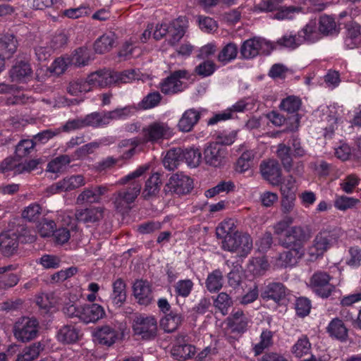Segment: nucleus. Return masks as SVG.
Returning a JSON list of instances; mask_svg holds the SVG:
<instances>
[{
	"instance_id": "1",
	"label": "nucleus",
	"mask_w": 361,
	"mask_h": 361,
	"mask_svg": "<svg viewBox=\"0 0 361 361\" xmlns=\"http://www.w3.org/2000/svg\"><path fill=\"white\" fill-rule=\"evenodd\" d=\"M216 235L222 240V249L235 252L240 257H245L252 249V240L250 235L233 229V224L222 222L216 228Z\"/></svg>"
},
{
	"instance_id": "2",
	"label": "nucleus",
	"mask_w": 361,
	"mask_h": 361,
	"mask_svg": "<svg viewBox=\"0 0 361 361\" xmlns=\"http://www.w3.org/2000/svg\"><path fill=\"white\" fill-rule=\"evenodd\" d=\"M147 169V166H141L135 171L128 174L119 180L118 183L120 185H125L129 181H133L127 188L121 190L114 194V204L117 211L121 212L128 208V205L133 203L137 198L141 191L142 186L139 181L134 180L141 176Z\"/></svg>"
},
{
	"instance_id": "3",
	"label": "nucleus",
	"mask_w": 361,
	"mask_h": 361,
	"mask_svg": "<svg viewBox=\"0 0 361 361\" xmlns=\"http://www.w3.org/2000/svg\"><path fill=\"white\" fill-rule=\"evenodd\" d=\"M343 230L338 226H327L316 235L313 245L310 248V255L316 257L322 256L330 247L336 244L343 235Z\"/></svg>"
},
{
	"instance_id": "4",
	"label": "nucleus",
	"mask_w": 361,
	"mask_h": 361,
	"mask_svg": "<svg viewBox=\"0 0 361 361\" xmlns=\"http://www.w3.org/2000/svg\"><path fill=\"white\" fill-rule=\"evenodd\" d=\"M318 39L317 21L312 20L298 32V35H285L279 39L276 44L281 47L294 49L305 42L312 43Z\"/></svg>"
},
{
	"instance_id": "5",
	"label": "nucleus",
	"mask_w": 361,
	"mask_h": 361,
	"mask_svg": "<svg viewBox=\"0 0 361 361\" xmlns=\"http://www.w3.org/2000/svg\"><path fill=\"white\" fill-rule=\"evenodd\" d=\"M312 237V229L307 226H293L286 231L284 236L279 239V244L284 248L298 247L304 249V245Z\"/></svg>"
},
{
	"instance_id": "6",
	"label": "nucleus",
	"mask_w": 361,
	"mask_h": 361,
	"mask_svg": "<svg viewBox=\"0 0 361 361\" xmlns=\"http://www.w3.org/2000/svg\"><path fill=\"white\" fill-rule=\"evenodd\" d=\"M13 331L18 341L23 343L29 342L37 336L39 322L34 317H21L15 323Z\"/></svg>"
},
{
	"instance_id": "7",
	"label": "nucleus",
	"mask_w": 361,
	"mask_h": 361,
	"mask_svg": "<svg viewBox=\"0 0 361 361\" xmlns=\"http://www.w3.org/2000/svg\"><path fill=\"white\" fill-rule=\"evenodd\" d=\"M143 142L152 144L170 137L173 133L166 123L154 121L142 130Z\"/></svg>"
},
{
	"instance_id": "8",
	"label": "nucleus",
	"mask_w": 361,
	"mask_h": 361,
	"mask_svg": "<svg viewBox=\"0 0 361 361\" xmlns=\"http://www.w3.org/2000/svg\"><path fill=\"white\" fill-rule=\"evenodd\" d=\"M193 188L192 180L183 173L172 175L164 185L163 192L166 195L173 193L178 195H185Z\"/></svg>"
},
{
	"instance_id": "9",
	"label": "nucleus",
	"mask_w": 361,
	"mask_h": 361,
	"mask_svg": "<svg viewBox=\"0 0 361 361\" xmlns=\"http://www.w3.org/2000/svg\"><path fill=\"white\" fill-rule=\"evenodd\" d=\"M133 329L142 339L152 340L157 336V322L154 317L140 315L133 320Z\"/></svg>"
},
{
	"instance_id": "10",
	"label": "nucleus",
	"mask_w": 361,
	"mask_h": 361,
	"mask_svg": "<svg viewBox=\"0 0 361 361\" xmlns=\"http://www.w3.org/2000/svg\"><path fill=\"white\" fill-rule=\"evenodd\" d=\"M331 276L325 271H318L313 274L310 279V287L317 295L327 298L335 290L334 286L329 283Z\"/></svg>"
},
{
	"instance_id": "11",
	"label": "nucleus",
	"mask_w": 361,
	"mask_h": 361,
	"mask_svg": "<svg viewBox=\"0 0 361 361\" xmlns=\"http://www.w3.org/2000/svg\"><path fill=\"white\" fill-rule=\"evenodd\" d=\"M203 154L204 160L207 165L213 167H221L226 164L228 149L226 147L212 142L205 147Z\"/></svg>"
},
{
	"instance_id": "12",
	"label": "nucleus",
	"mask_w": 361,
	"mask_h": 361,
	"mask_svg": "<svg viewBox=\"0 0 361 361\" xmlns=\"http://www.w3.org/2000/svg\"><path fill=\"white\" fill-rule=\"evenodd\" d=\"M189 72L187 70H178L172 72L160 84V89L164 94H174L184 90L180 79H188Z\"/></svg>"
},
{
	"instance_id": "13",
	"label": "nucleus",
	"mask_w": 361,
	"mask_h": 361,
	"mask_svg": "<svg viewBox=\"0 0 361 361\" xmlns=\"http://www.w3.org/2000/svg\"><path fill=\"white\" fill-rule=\"evenodd\" d=\"M287 288L281 283H269L260 290V297L263 300H273L278 305H282L286 300Z\"/></svg>"
},
{
	"instance_id": "14",
	"label": "nucleus",
	"mask_w": 361,
	"mask_h": 361,
	"mask_svg": "<svg viewBox=\"0 0 361 361\" xmlns=\"http://www.w3.org/2000/svg\"><path fill=\"white\" fill-rule=\"evenodd\" d=\"M264 47H269V43L260 37H253L245 40L241 45L240 53L245 59H251L260 53L264 54Z\"/></svg>"
},
{
	"instance_id": "15",
	"label": "nucleus",
	"mask_w": 361,
	"mask_h": 361,
	"mask_svg": "<svg viewBox=\"0 0 361 361\" xmlns=\"http://www.w3.org/2000/svg\"><path fill=\"white\" fill-rule=\"evenodd\" d=\"M260 172L262 177L273 185L281 183L282 173L279 163L276 159H268L260 164Z\"/></svg>"
},
{
	"instance_id": "16",
	"label": "nucleus",
	"mask_w": 361,
	"mask_h": 361,
	"mask_svg": "<svg viewBox=\"0 0 361 361\" xmlns=\"http://www.w3.org/2000/svg\"><path fill=\"white\" fill-rule=\"evenodd\" d=\"M18 40L11 33H6L0 38V73L5 68L6 59H10L16 51Z\"/></svg>"
},
{
	"instance_id": "17",
	"label": "nucleus",
	"mask_w": 361,
	"mask_h": 361,
	"mask_svg": "<svg viewBox=\"0 0 361 361\" xmlns=\"http://www.w3.org/2000/svg\"><path fill=\"white\" fill-rule=\"evenodd\" d=\"M133 295L140 305L147 306L153 300L152 286L149 281L137 279L133 285Z\"/></svg>"
},
{
	"instance_id": "18",
	"label": "nucleus",
	"mask_w": 361,
	"mask_h": 361,
	"mask_svg": "<svg viewBox=\"0 0 361 361\" xmlns=\"http://www.w3.org/2000/svg\"><path fill=\"white\" fill-rule=\"evenodd\" d=\"M32 73V70L30 60L26 56H18L15 64L9 71L12 81L17 82L30 76Z\"/></svg>"
},
{
	"instance_id": "19",
	"label": "nucleus",
	"mask_w": 361,
	"mask_h": 361,
	"mask_svg": "<svg viewBox=\"0 0 361 361\" xmlns=\"http://www.w3.org/2000/svg\"><path fill=\"white\" fill-rule=\"evenodd\" d=\"M185 336L176 338V343L171 348V355L178 360H185L191 358L195 353V347L185 343Z\"/></svg>"
},
{
	"instance_id": "20",
	"label": "nucleus",
	"mask_w": 361,
	"mask_h": 361,
	"mask_svg": "<svg viewBox=\"0 0 361 361\" xmlns=\"http://www.w3.org/2000/svg\"><path fill=\"white\" fill-rule=\"evenodd\" d=\"M103 216L104 209L99 207L77 209L75 213V217L78 222L87 224L97 223Z\"/></svg>"
},
{
	"instance_id": "21",
	"label": "nucleus",
	"mask_w": 361,
	"mask_h": 361,
	"mask_svg": "<svg viewBox=\"0 0 361 361\" xmlns=\"http://www.w3.org/2000/svg\"><path fill=\"white\" fill-rule=\"evenodd\" d=\"M18 236L11 231L0 234V251L5 257L13 255L18 247Z\"/></svg>"
},
{
	"instance_id": "22",
	"label": "nucleus",
	"mask_w": 361,
	"mask_h": 361,
	"mask_svg": "<svg viewBox=\"0 0 361 361\" xmlns=\"http://www.w3.org/2000/svg\"><path fill=\"white\" fill-rule=\"evenodd\" d=\"M201 118L200 111L192 108L186 110L180 118L177 127L178 130L183 133H188L192 130Z\"/></svg>"
},
{
	"instance_id": "23",
	"label": "nucleus",
	"mask_w": 361,
	"mask_h": 361,
	"mask_svg": "<svg viewBox=\"0 0 361 361\" xmlns=\"http://www.w3.org/2000/svg\"><path fill=\"white\" fill-rule=\"evenodd\" d=\"M81 336L80 329L71 324L63 325L56 334L57 340L63 344L75 343Z\"/></svg>"
},
{
	"instance_id": "24",
	"label": "nucleus",
	"mask_w": 361,
	"mask_h": 361,
	"mask_svg": "<svg viewBox=\"0 0 361 361\" xmlns=\"http://www.w3.org/2000/svg\"><path fill=\"white\" fill-rule=\"evenodd\" d=\"M161 174L159 172L154 173L146 181L142 196L145 200H149L159 196L162 181Z\"/></svg>"
},
{
	"instance_id": "25",
	"label": "nucleus",
	"mask_w": 361,
	"mask_h": 361,
	"mask_svg": "<svg viewBox=\"0 0 361 361\" xmlns=\"http://www.w3.org/2000/svg\"><path fill=\"white\" fill-rule=\"evenodd\" d=\"M81 311L80 320L85 324L94 323L105 315L104 308L96 303L82 306Z\"/></svg>"
},
{
	"instance_id": "26",
	"label": "nucleus",
	"mask_w": 361,
	"mask_h": 361,
	"mask_svg": "<svg viewBox=\"0 0 361 361\" xmlns=\"http://www.w3.org/2000/svg\"><path fill=\"white\" fill-rule=\"evenodd\" d=\"M180 18L173 20L170 24H166V35H169L168 44L171 46L177 44L185 35V30Z\"/></svg>"
},
{
	"instance_id": "27",
	"label": "nucleus",
	"mask_w": 361,
	"mask_h": 361,
	"mask_svg": "<svg viewBox=\"0 0 361 361\" xmlns=\"http://www.w3.org/2000/svg\"><path fill=\"white\" fill-rule=\"evenodd\" d=\"M99 343L106 346H111L118 338L119 333L109 326H103L95 332Z\"/></svg>"
},
{
	"instance_id": "28",
	"label": "nucleus",
	"mask_w": 361,
	"mask_h": 361,
	"mask_svg": "<svg viewBox=\"0 0 361 361\" xmlns=\"http://www.w3.org/2000/svg\"><path fill=\"white\" fill-rule=\"evenodd\" d=\"M184 320V317L180 313L171 311L161 319L160 324L166 332L171 333L178 329Z\"/></svg>"
},
{
	"instance_id": "29",
	"label": "nucleus",
	"mask_w": 361,
	"mask_h": 361,
	"mask_svg": "<svg viewBox=\"0 0 361 361\" xmlns=\"http://www.w3.org/2000/svg\"><path fill=\"white\" fill-rule=\"evenodd\" d=\"M116 39V37L114 32L102 35L94 43V51L99 54L109 51L114 47Z\"/></svg>"
},
{
	"instance_id": "30",
	"label": "nucleus",
	"mask_w": 361,
	"mask_h": 361,
	"mask_svg": "<svg viewBox=\"0 0 361 361\" xmlns=\"http://www.w3.org/2000/svg\"><path fill=\"white\" fill-rule=\"evenodd\" d=\"M318 35L322 34L324 36L333 35L338 32L335 19L327 15H322L319 17L318 23ZM319 38V37L318 36Z\"/></svg>"
},
{
	"instance_id": "31",
	"label": "nucleus",
	"mask_w": 361,
	"mask_h": 361,
	"mask_svg": "<svg viewBox=\"0 0 361 361\" xmlns=\"http://www.w3.org/2000/svg\"><path fill=\"white\" fill-rule=\"evenodd\" d=\"M182 149L172 148L170 149L163 159L164 167L169 171H174L178 165L183 162Z\"/></svg>"
},
{
	"instance_id": "32",
	"label": "nucleus",
	"mask_w": 361,
	"mask_h": 361,
	"mask_svg": "<svg viewBox=\"0 0 361 361\" xmlns=\"http://www.w3.org/2000/svg\"><path fill=\"white\" fill-rule=\"evenodd\" d=\"M327 332L331 336L341 341H345L348 336V329L343 321L338 318H335L331 321L327 326Z\"/></svg>"
},
{
	"instance_id": "33",
	"label": "nucleus",
	"mask_w": 361,
	"mask_h": 361,
	"mask_svg": "<svg viewBox=\"0 0 361 361\" xmlns=\"http://www.w3.org/2000/svg\"><path fill=\"white\" fill-rule=\"evenodd\" d=\"M113 293L112 300L113 302L118 307H121V305L126 300V283L121 279H117L112 284Z\"/></svg>"
},
{
	"instance_id": "34",
	"label": "nucleus",
	"mask_w": 361,
	"mask_h": 361,
	"mask_svg": "<svg viewBox=\"0 0 361 361\" xmlns=\"http://www.w3.org/2000/svg\"><path fill=\"white\" fill-rule=\"evenodd\" d=\"M276 155L281 161L285 171L290 172L293 168L291 147L284 143H280L277 146Z\"/></svg>"
},
{
	"instance_id": "35",
	"label": "nucleus",
	"mask_w": 361,
	"mask_h": 361,
	"mask_svg": "<svg viewBox=\"0 0 361 361\" xmlns=\"http://www.w3.org/2000/svg\"><path fill=\"white\" fill-rule=\"evenodd\" d=\"M289 250L284 251L279 255V259L282 261L286 266H293L298 262L304 255V249L298 247H288Z\"/></svg>"
},
{
	"instance_id": "36",
	"label": "nucleus",
	"mask_w": 361,
	"mask_h": 361,
	"mask_svg": "<svg viewBox=\"0 0 361 361\" xmlns=\"http://www.w3.org/2000/svg\"><path fill=\"white\" fill-rule=\"evenodd\" d=\"M223 286V274L219 269L210 273L206 280V287L209 292H217Z\"/></svg>"
},
{
	"instance_id": "37",
	"label": "nucleus",
	"mask_w": 361,
	"mask_h": 361,
	"mask_svg": "<svg viewBox=\"0 0 361 361\" xmlns=\"http://www.w3.org/2000/svg\"><path fill=\"white\" fill-rule=\"evenodd\" d=\"M181 154L183 161H185L188 166L190 167H197L200 164L202 154L199 149H182Z\"/></svg>"
},
{
	"instance_id": "38",
	"label": "nucleus",
	"mask_w": 361,
	"mask_h": 361,
	"mask_svg": "<svg viewBox=\"0 0 361 361\" xmlns=\"http://www.w3.org/2000/svg\"><path fill=\"white\" fill-rule=\"evenodd\" d=\"M71 161V159L68 155H60L49 162L47 164V171L54 173H60L65 170L66 166Z\"/></svg>"
},
{
	"instance_id": "39",
	"label": "nucleus",
	"mask_w": 361,
	"mask_h": 361,
	"mask_svg": "<svg viewBox=\"0 0 361 361\" xmlns=\"http://www.w3.org/2000/svg\"><path fill=\"white\" fill-rule=\"evenodd\" d=\"M273 345V333L269 330H264L260 336V342L256 344L253 348L255 355L257 356L262 354L264 349L269 348Z\"/></svg>"
},
{
	"instance_id": "40",
	"label": "nucleus",
	"mask_w": 361,
	"mask_h": 361,
	"mask_svg": "<svg viewBox=\"0 0 361 361\" xmlns=\"http://www.w3.org/2000/svg\"><path fill=\"white\" fill-rule=\"evenodd\" d=\"M71 65L75 66H85L90 59V54L86 47H80L75 50L74 53L68 56Z\"/></svg>"
},
{
	"instance_id": "41",
	"label": "nucleus",
	"mask_w": 361,
	"mask_h": 361,
	"mask_svg": "<svg viewBox=\"0 0 361 361\" xmlns=\"http://www.w3.org/2000/svg\"><path fill=\"white\" fill-rule=\"evenodd\" d=\"M255 153L252 150H246L242 153L236 162L235 170L239 173L247 171L253 161Z\"/></svg>"
},
{
	"instance_id": "42",
	"label": "nucleus",
	"mask_w": 361,
	"mask_h": 361,
	"mask_svg": "<svg viewBox=\"0 0 361 361\" xmlns=\"http://www.w3.org/2000/svg\"><path fill=\"white\" fill-rule=\"evenodd\" d=\"M61 181L63 192L73 190L85 185V178L82 175L66 177Z\"/></svg>"
},
{
	"instance_id": "43",
	"label": "nucleus",
	"mask_w": 361,
	"mask_h": 361,
	"mask_svg": "<svg viewBox=\"0 0 361 361\" xmlns=\"http://www.w3.org/2000/svg\"><path fill=\"white\" fill-rule=\"evenodd\" d=\"M233 300L226 293H220L214 302V306L218 308L224 315L228 313V309L233 305Z\"/></svg>"
},
{
	"instance_id": "44",
	"label": "nucleus",
	"mask_w": 361,
	"mask_h": 361,
	"mask_svg": "<svg viewBox=\"0 0 361 361\" xmlns=\"http://www.w3.org/2000/svg\"><path fill=\"white\" fill-rule=\"evenodd\" d=\"M238 54V47L234 43L227 44L220 51L218 56L219 61L224 63L235 59Z\"/></svg>"
},
{
	"instance_id": "45",
	"label": "nucleus",
	"mask_w": 361,
	"mask_h": 361,
	"mask_svg": "<svg viewBox=\"0 0 361 361\" xmlns=\"http://www.w3.org/2000/svg\"><path fill=\"white\" fill-rule=\"evenodd\" d=\"M360 200L357 198L350 197L345 195L338 196L334 201V207L341 211L355 207Z\"/></svg>"
},
{
	"instance_id": "46",
	"label": "nucleus",
	"mask_w": 361,
	"mask_h": 361,
	"mask_svg": "<svg viewBox=\"0 0 361 361\" xmlns=\"http://www.w3.org/2000/svg\"><path fill=\"white\" fill-rule=\"evenodd\" d=\"M61 133V130L60 128L47 129L34 135L32 139L35 145L38 144H45L50 139L59 135Z\"/></svg>"
},
{
	"instance_id": "47",
	"label": "nucleus",
	"mask_w": 361,
	"mask_h": 361,
	"mask_svg": "<svg viewBox=\"0 0 361 361\" xmlns=\"http://www.w3.org/2000/svg\"><path fill=\"white\" fill-rule=\"evenodd\" d=\"M162 99L159 92H153L146 95L140 102L139 106L142 109H149L158 106Z\"/></svg>"
},
{
	"instance_id": "48",
	"label": "nucleus",
	"mask_w": 361,
	"mask_h": 361,
	"mask_svg": "<svg viewBox=\"0 0 361 361\" xmlns=\"http://www.w3.org/2000/svg\"><path fill=\"white\" fill-rule=\"evenodd\" d=\"M56 224L53 220L43 219L37 224V228L42 237H49L55 231Z\"/></svg>"
},
{
	"instance_id": "49",
	"label": "nucleus",
	"mask_w": 361,
	"mask_h": 361,
	"mask_svg": "<svg viewBox=\"0 0 361 361\" xmlns=\"http://www.w3.org/2000/svg\"><path fill=\"white\" fill-rule=\"evenodd\" d=\"M41 214V206L39 204L33 203L25 208L22 212V217L28 221L35 222L39 219Z\"/></svg>"
},
{
	"instance_id": "50",
	"label": "nucleus",
	"mask_w": 361,
	"mask_h": 361,
	"mask_svg": "<svg viewBox=\"0 0 361 361\" xmlns=\"http://www.w3.org/2000/svg\"><path fill=\"white\" fill-rule=\"evenodd\" d=\"M130 112V108L128 106L121 109H116L113 111L103 113V121H105V124L107 125L109 123L110 121L125 118L128 116Z\"/></svg>"
},
{
	"instance_id": "51",
	"label": "nucleus",
	"mask_w": 361,
	"mask_h": 361,
	"mask_svg": "<svg viewBox=\"0 0 361 361\" xmlns=\"http://www.w3.org/2000/svg\"><path fill=\"white\" fill-rule=\"evenodd\" d=\"M300 99L295 96H290L282 100L280 108L281 109L288 113H295L300 107Z\"/></svg>"
},
{
	"instance_id": "52",
	"label": "nucleus",
	"mask_w": 361,
	"mask_h": 361,
	"mask_svg": "<svg viewBox=\"0 0 361 361\" xmlns=\"http://www.w3.org/2000/svg\"><path fill=\"white\" fill-rule=\"evenodd\" d=\"M296 314L300 317H305L310 314L311 310V301L305 297L296 299L295 303Z\"/></svg>"
},
{
	"instance_id": "53",
	"label": "nucleus",
	"mask_w": 361,
	"mask_h": 361,
	"mask_svg": "<svg viewBox=\"0 0 361 361\" xmlns=\"http://www.w3.org/2000/svg\"><path fill=\"white\" fill-rule=\"evenodd\" d=\"M311 348V344L307 337L305 336L300 338L293 346L292 352L298 357H301L303 355L309 353Z\"/></svg>"
},
{
	"instance_id": "54",
	"label": "nucleus",
	"mask_w": 361,
	"mask_h": 361,
	"mask_svg": "<svg viewBox=\"0 0 361 361\" xmlns=\"http://www.w3.org/2000/svg\"><path fill=\"white\" fill-rule=\"evenodd\" d=\"M71 65V63L68 56L59 57L54 60L50 66L49 70L51 72L54 73L56 75H61Z\"/></svg>"
},
{
	"instance_id": "55",
	"label": "nucleus",
	"mask_w": 361,
	"mask_h": 361,
	"mask_svg": "<svg viewBox=\"0 0 361 361\" xmlns=\"http://www.w3.org/2000/svg\"><path fill=\"white\" fill-rule=\"evenodd\" d=\"M115 84L128 83L137 78L136 71L133 69L126 70L123 72L114 71Z\"/></svg>"
},
{
	"instance_id": "56",
	"label": "nucleus",
	"mask_w": 361,
	"mask_h": 361,
	"mask_svg": "<svg viewBox=\"0 0 361 361\" xmlns=\"http://www.w3.org/2000/svg\"><path fill=\"white\" fill-rule=\"evenodd\" d=\"M35 146L32 139L20 140L16 147V155L18 158L26 157Z\"/></svg>"
},
{
	"instance_id": "57",
	"label": "nucleus",
	"mask_w": 361,
	"mask_h": 361,
	"mask_svg": "<svg viewBox=\"0 0 361 361\" xmlns=\"http://www.w3.org/2000/svg\"><path fill=\"white\" fill-rule=\"evenodd\" d=\"M103 120V114L93 112L92 114L87 115L83 118L84 126H92L94 128H97L105 126V121H104Z\"/></svg>"
},
{
	"instance_id": "58",
	"label": "nucleus",
	"mask_w": 361,
	"mask_h": 361,
	"mask_svg": "<svg viewBox=\"0 0 361 361\" xmlns=\"http://www.w3.org/2000/svg\"><path fill=\"white\" fill-rule=\"evenodd\" d=\"M99 147V143L97 142H92L82 145L78 148L74 154L73 157L78 159H82L87 155L94 152V149Z\"/></svg>"
},
{
	"instance_id": "59",
	"label": "nucleus",
	"mask_w": 361,
	"mask_h": 361,
	"mask_svg": "<svg viewBox=\"0 0 361 361\" xmlns=\"http://www.w3.org/2000/svg\"><path fill=\"white\" fill-rule=\"evenodd\" d=\"M193 287V283L190 279L180 280L175 286V290L178 295L183 298L188 297Z\"/></svg>"
},
{
	"instance_id": "60",
	"label": "nucleus",
	"mask_w": 361,
	"mask_h": 361,
	"mask_svg": "<svg viewBox=\"0 0 361 361\" xmlns=\"http://www.w3.org/2000/svg\"><path fill=\"white\" fill-rule=\"evenodd\" d=\"M293 223V218L289 215H285L281 220L276 223L274 226V232L276 235H280L283 233H286V231L290 226V225Z\"/></svg>"
},
{
	"instance_id": "61",
	"label": "nucleus",
	"mask_w": 361,
	"mask_h": 361,
	"mask_svg": "<svg viewBox=\"0 0 361 361\" xmlns=\"http://www.w3.org/2000/svg\"><path fill=\"white\" fill-rule=\"evenodd\" d=\"M97 73H99V78L97 80L98 87H104L115 84L114 71H97Z\"/></svg>"
},
{
	"instance_id": "62",
	"label": "nucleus",
	"mask_w": 361,
	"mask_h": 361,
	"mask_svg": "<svg viewBox=\"0 0 361 361\" xmlns=\"http://www.w3.org/2000/svg\"><path fill=\"white\" fill-rule=\"evenodd\" d=\"M90 87H87V82L82 79H78L71 82L67 87V91L72 95H78L80 92H87Z\"/></svg>"
},
{
	"instance_id": "63",
	"label": "nucleus",
	"mask_w": 361,
	"mask_h": 361,
	"mask_svg": "<svg viewBox=\"0 0 361 361\" xmlns=\"http://www.w3.org/2000/svg\"><path fill=\"white\" fill-rule=\"evenodd\" d=\"M215 63L212 61H205L195 68V72L198 75L207 77L215 71Z\"/></svg>"
},
{
	"instance_id": "64",
	"label": "nucleus",
	"mask_w": 361,
	"mask_h": 361,
	"mask_svg": "<svg viewBox=\"0 0 361 361\" xmlns=\"http://www.w3.org/2000/svg\"><path fill=\"white\" fill-rule=\"evenodd\" d=\"M295 179L293 176H289L285 183H281V192L282 196H293L296 197V186L295 185Z\"/></svg>"
}]
</instances>
